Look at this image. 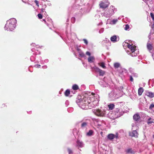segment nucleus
I'll use <instances>...</instances> for the list:
<instances>
[{"label": "nucleus", "instance_id": "obj_1", "mask_svg": "<svg viewBox=\"0 0 154 154\" xmlns=\"http://www.w3.org/2000/svg\"><path fill=\"white\" fill-rule=\"evenodd\" d=\"M99 99L98 94L91 93L89 95L85 94L81 96L80 99L76 100V103L83 109H91L98 105Z\"/></svg>", "mask_w": 154, "mask_h": 154}, {"label": "nucleus", "instance_id": "obj_2", "mask_svg": "<svg viewBox=\"0 0 154 154\" xmlns=\"http://www.w3.org/2000/svg\"><path fill=\"white\" fill-rule=\"evenodd\" d=\"M17 20L14 18H12L8 20L4 27L5 30L13 31L14 30L17 26Z\"/></svg>", "mask_w": 154, "mask_h": 154}, {"label": "nucleus", "instance_id": "obj_3", "mask_svg": "<svg viewBox=\"0 0 154 154\" xmlns=\"http://www.w3.org/2000/svg\"><path fill=\"white\" fill-rule=\"evenodd\" d=\"M116 11V9L113 6H111L110 8L104 10V12L101 13V14L102 16L107 18L109 17L114 14L115 11Z\"/></svg>", "mask_w": 154, "mask_h": 154}, {"label": "nucleus", "instance_id": "obj_4", "mask_svg": "<svg viewBox=\"0 0 154 154\" xmlns=\"http://www.w3.org/2000/svg\"><path fill=\"white\" fill-rule=\"evenodd\" d=\"M121 96V94L117 93L115 91L113 90L109 93L108 97L109 99L111 101L115 100L116 99L118 98Z\"/></svg>", "mask_w": 154, "mask_h": 154}, {"label": "nucleus", "instance_id": "obj_5", "mask_svg": "<svg viewBox=\"0 0 154 154\" xmlns=\"http://www.w3.org/2000/svg\"><path fill=\"white\" fill-rule=\"evenodd\" d=\"M127 46L131 51V53L129 51H127V53L128 54L130 55L132 57L136 56L137 55V53L135 52V51H136L135 47H134V46H133L132 45L128 43H127Z\"/></svg>", "mask_w": 154, "mask_h": 154}, {"label": "nucleus", "instance_id": "obj_6", "mask_svg": "<svg viewBox=\"0 0 154 154\" xmlns=\"http://www.w3.org/2000/svg\"><path fill=\"white\" fill-rule=\"evenodd\" d=\"M93 113L97 116L100 117L104 116L106 115L105 111L99 109L92 110Z\"/></svg>", "mask_w": 154, "mask_h": 154}, {"label": "nucleus", "instance_id": "obj_7", "mask_svg": "<svg viewBox=\"0 0 154 154\" xmlns=\"http://www.w3.org/2000/svg\"><path fill=\"white\" fill-rule=\"evenodd\" d=\"M129 71L131 74V75H129L130 81L133 82L134 79L132 76L134 77L137 78L138 77V74L134 72V69L132 68H130L128 69Z\"/></svg>", "mask_w": 154, "mask_h": 154}, {"label": "nucleus", "instance_id": "obj_8", "mask_svg": "<svg viewBox=\"0 0 154 154\" xmlns=\"http://www.w3.org/2000/svg\"><path fill=\"white\" fill-rule=\"evenodd\" d=\"M109 4L107 0H103L100 4L99 5L100 8L104 9L105 8L108 7Z\"/></svg>", "mask_w": 154, "mask_h": 154}, {"label": "nucleus", "instance_id": "obj_9", "mask_svg": "<svg viewBox=\"0 0 154 154\" xmlns=\"http://www.w3.org/2000/svg\"><path fill=\"white\" fill-rule=\"evenodd\" d=\"M76 146L79 149V148H82L84 147L85 144L84 143L79 140L78 139L76 141Z\"/></svg>", "mask_w": 154, "mask_h": 154}, {"label": "nucleus", "instance_id": "obj_10", "mask_svg": "<svg viewBox=\"0 0 154 154\" xmlns=\"http://www.w3.org/2000/svg\"><path fill=\"white\" fill-rule=\"evenodd\" d=\"M95 71L99 73V75L100 76H103L105 72L100 69L99 68L95 67L94 68Z\"/></svg>", "mask_w": 154, "mask_h": 154}, {"label": "nucleus", "instance_id": "obj_11", "mask_svg": "<svg viewBox=\"0 0 154 154\" xmlns=\"http://www.w3.org/2000/svg\"><path fill=\"white\" fill-rule=\"evenodd\" d=\"M110 40L112 42L115 43L119 41V36L114 35L111 37Z\"/></svg>", "mask_w": 154, "mask_h": 154}, {"label": "nucleus", "instance_id": "obj_12", "mask_svg": "<svg viewBox=\"0 0 154 154\" xmlns=\"http://www.w3.org/2000/svg\"><path fill=\"white\" fill-rule=\"evenodd\" d=\"M133 118L134 120L137 122L139 121L140 119V116L138 114H134L133 116Z\"/></svg>", "mask_w": 154, "mask_h": 154}, {"label": "nucleus", "instance_id": "obj_13", "mask_svg": "<svg viewBox=\"0 0 154 154\" xmlns=\"http://www.w3.org/2000/svg\"><path fill=\"white\" fill-rule=\"evenodd\" d=\"M146 95L150 98H152L154 97V93L151 92L147 91L146 92Z\"/></svg>", "mask_w": 154, "mask_h": 154}, {"label": "nucleus", "instance_id": "obj_14", "mask_svg": "<svg viewBox=\"0 0 154 154\" xmlns=\"http://www.w3.org/2000/svg\"><path fill=\"white\" fill-rule=\"evenodd\" d=\"M31 51L32 52H34L33 53V55H36L40 54V52L38 51V50H36L35 48H32L31 49Z\"/></svg>", "mask_w": 154, "mask_h": 154}, {"label": "nucleus", "instance_id": "obj_15", "mask_svg": "<svg viewBox=\"0 0 154 154\" xmlns=\"http://www.w3.org/2000/svg\"><path fill=\"white\" fill-rule=\"evenodd\" d=\"M94 122L95 124L98 126H101L102 125V122L98 119H95Z\"/></svg>", "mask_w": 154, "mask_h": 154}, {"label": "nucleus", "instance_id": "obj_16", "mask_svg": "<svg viewBox=\"0 0 154 154\" xmlns=\"http://www.w3.org/2000/svg\"><path fill=\"white\" fill-rule=\"evenodd\" d=\"M88 61L90 63H93L94 62L95 59L94 56H90L88 58Z\"/></svg>", "mask_w": 154, "mask_h": 154}, {"label": "nucleus", "instance_id": "obj_17", "mask_svg": "<svg viewBox=\"0 0 154 154\" xmlns=\"http://www.w3.org/2000/svg\"><path fill=\"white\" fill-rule=\"evenodd\" d=\"M138 133L136 130H133L132 133L130 134V135L132 137H137Z\"/></svg>", "mask_w": 154, "mask_h": 154}, {"label": "nucleus", "instance_id": "obj_18", "mask_svg": "<svg viewBox=\"0 0 154 154\" xmlns=\"http://www.w3.org/2000/svg\"><path fill=\"white\" fill-rule=\"evenodd\" d=\"M119 72L121 74H123V73H126L128 72V70L125 68L121 69L119 71Z\"/></svg>", "mask_w": 154, "mask_h": 154}, {"label": "nucleus", "instance_id": "obj_19", "mask_svg": "<svg viewBox=\"0 0 154 154\" xmlns=\"http://www.w3.org/2000/svg\"><path fill=\"white\" fill-rule=\"evenodd\" d=\"M99 84L103 87H106L107 85V84L104 81L102 80L99 82Z\"/></svg>", "mask_w": 154, "mask_h": 154}, {"label": "nucleus", "instance_id": "obj_20", "mask_svg": "<svg viewBox=\"0 0 154 154\" xmlns=\"http://www.w3.org/2000/svg\"><path fill=\"white\" fill-rule=\"evenodd\" d=\"M88 124L87 122H83L81 125V127L82 128L85 129L86 128Z\"/></svg>", "mask_w": 154, "mask_h": 154}, {"label": "nucleus", "instance_id": "obj_21", "mask_svg": "<svg viewBox=\"0 0 154 154\" xmlns=\"http://www.w3.org/2000/svg\"><path fill=\"white\" fill-rule=\"evenodd\" d=\"M108 139L112 140L114 138V134H109L107 136Z\"/></svg>", "mask_w": 154, "mask_h": 154}, {"label": "nucleus", "instance_id": "obj_22", "mask_svg": "<svg viewBox=\"0 0 154 154\" xmlns=\"http://www.w3.org/2000/svg\"><path fill=\"white\" fill-rule=\"evenodd\" d=\"M121 66L120 63L118 62L115 63H114V67L115 69L120 67Z\"/></svg>", "mask_w": 154, "mask_h": 154}, {"label": "nucleus", "instance_id": "obj_23", "mask_svg": "<svg viewBox=\"0 0 154 154\" xmlns=\"http://www.w3.org/2000/svg\"><path fill=\"white\" fill-rule=\"evenodd\" d=\"M125 152L127 153L134 154V152L131 149H128L125 150Z\"/></svg>", "mask_w": 154, "mask_h": 154}, {"label": "nucleus", "instance_id": "obj_24", "mask_svg": "<svg viewBox=\"0 0 154 154\" xmlns=\"http://www.w3.org/2000/svg\"><path fill=\"white\" fill-rule=\"evenodd\" d=\"M143 91V90L142 88L141 87L139 88L138 90V94L140 96L141 95Z\"/></svg>", "mask_w": 154, "mask_h": 154}, {"label": "nucleus", "instance_id": "obj_25", "mask_svg": "<svg viewBox=\"0 0 154 154\" xmlns=\"http://www.w3.org/2000/svg\"><path fill=\"white\" fill-rule=\"evenodd\" d=\"M147 47L149 51L152 50V46L151 44L148 43L147 45Z\"/></svg>", "mask_w": 154, "mask_h": 154}, {"label": "nucleus", "instance_id": "obj_26", "mask_svg": "<svg viewBox=\"0 0 154 154\" xmlns=\"http://www.w3.org/2000/svg\"><path fill=\"white\" fill-rule=\"evenodd\" d=\"M79 88V86L76 84H74L72 86V89L73 91L77 90Z\"/></svg>", "mask_w": 154, "mask_h": 154}, {"label": "nucleus", "instance_id": "obj_27", "mask_svg": "<svg viewBox=\"0 0 154 154\" xmlns=\"http://www.w3.org/2000/svg\"><path fill=\"white\" fill-rule=\"evenodd\" d=\"M70 93V91L69 89H67L64 93L65 95L67 97L69 96V95Z\"/></svg>", "mask_w": 154, "mask_h": 154}, {"label": "nucleus", "instance_id": "obj_28", "mask_svg": "<svg viewBox=\"0 0 154 154\" xmlns=\"http://www.w3.org/2000/svg\"><path fill=\"white\" fill-rule=\"evenodd\" d=\"M115 105L113 104H110L108 105L109 109L110 110H112L114 108Z\"/></svg>", "mask_w": 154, "mask_h": 154}, {"label": "nucleus", "instance_id": "obj_29", "mask_svg": "<svg viewBox=\"0 0 154 154\" xmlns=\"http://www.w3.org/2000/svg\"><path fill=\"white\" fill-rule=\"evenodd\" d=\"M93 131L92 130H90L87 133V135L88 136H91L92 135Z\"/></svg>", "mask_w": 154, "mask_h": 154}, {"label": "nucleus", "instance_id": "obj_30", "mask_svg": "<svg viewBox=\"0 0 154 154\" xmlns=\"http://www.w3.org/2000/svg\"><path fill=\"white\" fill-rule=\"evenodd\" d=\"M152 118L151 117L147 119V123L148 125L151 124L152 123H153L154 122L153 121H150L151 120Z\"/></svg>", "mask_w": 154, "mask_h": 154}, {"label": "nucleus", "instance_id": "obj_31", "mask_svg": "<svg viewBox=\"0 0 154 154\" xmlns=\"http://www.w3.org/2000/svg\"><path fill=\"white\" fill-rule=\"evenodd\" d=\"M118 21V20L117 19H113L110 22V24H116V23H117V22Z\"/></svg>", "mask_w": 154, "mask_h": 154}, {"label": "nucleus", "instance_id": "obj_32", "mask_svg": "<svg viewBox=\"0 0 154 154\" xmlns=\"http://www.w3.org/2000/svg\"><path fill=\"white\" fill-rule=\"evenodd\" d=\"M30 60L32 62L34 61L35 60V56L33 55L30 57Z\"/></svg>", "mask_w": 154, "mask_h": 154}, {"label": "nucleus", "instance_id": "obj_33", "mask_svg": "<svg viewBox=\"0 0 154 154\" xmlns=\"http://www.w3.org/2000/svg\"><path fill=\"white\" fill-rule=\"evenodd\" d=\"M79 56L81 57H84L85 56V54L82 52V51L79 53Z\"/></svg>", "mask_w": 154, "mask_h": 154}, {"label": "nucleus", "instance_id": "obj_34", "mask_svg": "<svg viewBox=\"0 0 154 154\" xmlns=\"http://www.w3.org/2000/svg\"><path fill=\"white\" fill-rule=\"evenodd\" d=\"M105 41H106V42L108 44V45H111V43L110 41L107 38H105Z\"/></svg>", "mask_w": 154, "mask_h": 154}, {"label": "nucleus", "instance_id": "obj_35", "mask_svg": "<svg viewBox=\"0 0 154 154\" xmlns=\"http://www.w3.org/2000/svg\"><path fill=\"white\" fill-rule=\"evenodd\" d=\"M67 151L69 154H72L73 153V151L70 148H67Z\"/></svg>", "mask_w": 154, "mask_h": 154}, {"label": "nucleus", "instance_id": "obj_36", "mask_svg": "<svg viewBox=\"0 0 154 154\" xmlns=\"http://www.w3.org/2000/svg\"><path fill=\"white\" fill-rule=\"evenodd\" d=\"M130 27L129 25L128 24H126L125 25V27H124V29L126 30H128L129 29Z\"/></svg>", "mask_w": 154, "mask_h": 154}, {"label": "nucleus", "instance_id": "obj_37", "mask_svg": "<svg viewBox=\"0 0 154 154\" xmlns=\"http://www.w3.org/2000/svg\"><path fill=\"white\" fill-rule=\"evenodd\" d=\"M31 45L33 46L34 47H36V48H38L40 46H39L38 45H36L35 43H32L31 44Z\"/></svg>", "mask_w": 154, "mask_h": 154}, {"label": "nucleus", "instance_id": "obj_38", "mask_svg": "<svg viewBox=\"0 0 154 154\" xmlns=\"http://www.w3.org/2000/svg\"><path fill=\"white\" fill-rule=\"evenodd\" d=\"M81 6L78 5V6H74L73 7V8L75 9H78L80 8Z\"/></svg>", "mask_w": 154, "mask_h": 154}, {"label": "nucleus", "instance_id": "obj_39", "mask_svg": "<svg viewBox=\"0 0 154 154\" xmlns=\"http://www.w3.org/2000/svg\"><path fill=\"white\" fill-rule=\"evenodd\" d=\"M71 21L72 23H74L75 21V17H72L71 18Z\"/></svg>", "mask_w": 154, "mask_h": 154}, {"label": "nucleus", "instance_id": "obj_40", "mask_svg": "<svg viewBox=\"0 0 154 154\" xmlns=\"http://www.w3.org/2000/svg\"><path fill=\"white\" fill-rule=\"evenodd\" d=\"M100 66H101L103 68H106V67L105 66V63H104L103 62H102L101 63Z\"/></svg>", "mask_w": 154, "mask_h": 154}, {"label": "nucleus", "instance_id": "obj_41", "mask_svg": "<svg viewBox=\"0 0 154 154\" xmlns=\"http://www.w3.org/2000/svg\"><path fill=\"white\" fill-rule=\"evenodd\" d=\"M82 40L84 41V43L86 45L88 44V42L87 40L85 38L83 39Z\"/></svg>", "mask_w": 154, "mask_h": 154}, {"label": "nucleus", "instance_id": "obj_42", "mask_svg": "<svg viewBox=\"0 0 154 154\" xmlns=\"http://www.w3.org/2000/svg\"><path fill=\"white\" fill-rule=\"evenodd\" d=\"M38 18L39 19H41L42 18V14H38Z\"/></svg>", "mask_w": 154, "mask_h": 154}, {"label": "nucleus", "instance_id": "obj_43", "mask_svg": "<svg viewBox=\"0 0 154 154\" xmlns=\"http://www.w3.org/2000/svg\"><path fill=\"white\" fill-rule=\"evenodd\" d=\"M34 2L36 4V5L38 7H39V2L38 1H37V0H35V1H34Z\"/></svg>", "mask_w": 154, "mask_h": 154}, {"label": "nucleus", "instance_id": "obj_44", "mask_svg": "<svg viewBox=\"0 0 154 154\" xmlns=\"http://www.w3.org/2000/svg\"><path fill=\"white\" fill-rule=\"evenodd\" d=\"M104 31V29L103 28H101L99 31V33H101L103 32Z\"/></svg>", "mask_w": 154, "mask_h": 154}, {"label": "nucleus", "instance_id": "obj_45", "mask_svg": "<svg viewBox=\"0 0 154 154\" xmlns=\"http://www.w3.org/2000/svg\"><path fill=\"white\" fill-rule=\"evenodd\" d=\"M114 138L118 139L119 138L118 134V133H116V134H114Z\"/></svg>", "mask_w": 154, "mask_h": 154}, {"label": "nucleus", "instance_id": "obj_46", "mask_svg": "<svg viewBox=\"0 0 154 154\" xmlns=\"http://www.w3.org/2000/svg\"><path fill=\"white\" fill-rule=\"evenodd\" d=\"M153 107H154V104H151L150 105L149 108L150 109H152Z\"/></svg>", "mask_w": 154, "mask_h": 154}, {"label": "nucleus", "instance_id": "obj_47", "mask_svg": "<svg viewBox=\"0 0 154 154\" xmlns=\"http://www.w3.org/2000/svg\"><path fill=\"white\" fill-rule=\"evenodd\" d=\"M76 49L77 51L78 52V53L82 51L80 49H79L78 47H76Z\"/></svg>", "mask_w": 154, "mask_h": 154}, {"label": "nucleus", "instance_id": "obj_48", "mask_svg": "<svg viewBox=\"0 0 154 154\" xmlns=\"http://www.w3.org/2000/svg\"><path fill=\"white\" fill-rule=\"evenodd\" d=\"M69 104V101L68 100H66L65 103V105L66 106H67Z\"/></svg>", "mask_w": 154, "mask_h": 154}, {"label": "nucleus", "instance_id": "obj_49", "mask_svg": "<svg viewBox=\"0 0 154 154\" xmlns=\"http://www.w3.org/2000/svg\"><path fill=\"white\" fill-rule=\"evenodd\" d=\"M34 66L35 67H36L38 68H39L41 67V65L39 64L35 65Z\"/></svg>", "mask_w": 154, "mask_h": 154}, {"label": "nucleus", "instance_id": "obj_50", "mask_svg": "<svg viewBox=\"0 0 154 154\" xmlns=\"http://www.w3.org/2000/svg\"><path fill=\"white\" fill-rule=\"evenodd\" d=\"M86 54L87 55H88L89 56H90L91 53L87 51V52H86Z\"/></svg>", "mask_w": 154, "mask_h": 154}, {"label": "nucleus", "instance_id": "obj_51", "mask_svg": "<svg viewBox=\"0 0 154 154\" xmlns=\"http://www.w3.org/2000/svg\"><path fill=\"white\" fill-rule=\"evenodd\" d=\"M42 68L43 69H46L47 68V66L46 65H45V66H42Z\"/></svg>", "mask_w": 154, "mask_h": 154}, {"label": "nucleus", "instance_id": "obj_52", "mask_svg": "<svg viewBox=\"0 0 154 154\" xmlns=\"http://www.w3.org/2000/svg\"><path fill=\"white\" fill-rule=\"evenodd\" d=\"M45 9L44 8H42L41 9V12H44V11H45Z\"/></svg>", "mask_w": 154, "mask_h": 154}, {"label": "nucleus", "instance_id": "obj_53", "mask_svg": "<svg viewBox=\"0 0 154 154\" xmlns=\"http://www.w3.org/2000/svg\"><path fill=\"white\" fill-rule=\"evenodd\" d=\"M70 109H71V111H72V110H73L72 109V108H69L68 109H67L68 111L69 112H70L69 111V110Z\"/></svg>", "mask_w": 154, "mask_h": 154}, {"label": "nucleus", "instance_id": "obj_54", "mask_svg": "<svg viewBox=\"0 0 154 154\" xmlns=\"http://www.w3.org/2000/svg\"><path fill=\"white\" fill-rule=\"evenodd\" d=\"M47 7V6L46 5H43L42 6V8H44L45 9V8Z\"/></svg>", "mask_w": 154, "mask_h": 154}, {"label": "nucleus", "instance_id": "obj_55", "mask_svg": "<svg viewBox=\"0 0 154 154\" xmlns=\"http://www.w3.org/2000/svg\"><path fill=\"white\" fill-rule=\"evenodd\" d=\"M44 62L46 63H47L48 62V59H45V60Z\"/></svg>", "mask_w": 154, "mask_h": 154}, {"label": "nucleus", "instance_id": "obj_56", "mask_svg": "<svg viewBox=\"0 0 154 154\" xmlns=\"http://www.w3.org/2000/svg\"><path fill=\"white\" fill-rule=\"evenodd\" d=\"M152 29L154 31V24H152Z\"/></svg>", "mask_w": 154, "mask_h": 154}, {"label": "nucleus", "instance_id": "obj_57", "mask_svg": "<svg viewBox=\"0 0 154 154\" xmlns=\"http://www.w3.org/2000/svg\"><path fill=\"white\" fill-rule=\"evenodd\" d=\"M73 49V48H72V52H73L74 55L75 56L76 55H75V53L74 52V51Z\"/></svg>", "mask_w": 154, "mask_h": 154}, {"label": "nucleus", "instance_id": "obj_58", "mask_svg": "<svg viewBox=\"0 0 154 154\" xmlns=\"http://www.w3.org/2000/svg\"><path fill=\"white\" fill-rule=\"evenodd\" d=\"M80 11L81 12H82V8H81V9H80Z\"/></svg>", "mask_w": 154, "mask_h": 154}, {"label": "nucleus", "instance_id": "obj_59", "mask_svg": "<svg viewBox=\"0 0 154 154\" xmlns=\"http://www.w3.org/2000/svg\"><path fill=\"white\" fill-rule=\"evenodd\" d=\"M72 93H73V94H75V91H72Z\"/></svg>", "mask_w": 154, "mask_h": 154}, {"label": "nucleus", "instance_id": "obj_60", "mask_svg": "<svg viewBox=\"0 0 154 154\" xmlns=\"http://www.w3.org/2000/svg\"><path fill=\"white\" fill-rule=\"evenodd\" d=\"M97 17H99L100 16H99L98 15H96V16H95V17H97Z\"/></svg>", "mask_w": 154, "mask_h": 154}, {"label": "nucleus", "instance_id": "obj_61", "mask_svg": "<svg viewBox=\"0 0 154 154\" xmlns=\"http://www.w3.org/2000/svg\"><path fill=\"white\" fill-rule=\"evenodd\" d=\"M152 57L153 58V60L154 61V57H153V54H152Z\"/></svg>", "mask_w": 154, "mask_h": 154}, {"label": "nucleus", "instance_id": "obj_62", "mask_svg": "<svg viewBox=\"0 0 154 154\" xmlns=\"http://www.w3.org/2000/svg\"><path fill=\"white\" fill-rule=\"evenodd\" d=\"M43 20L45 21V22H46V20L45 19Z\"/></svg>", "mask_w": 154, "mask_h": 154}, {"label": "nucleus", "instance_id": "obj_63", "mask_svg": "<svg viewBox=\"0 0 154 154\" xmlns=\"http://www.w3.org/2000/svg\"><path fill=\"white\" fill-rule=\"evenodd\" d=\"M51 4H49V6H51Z\"/></svg>", "mask_w": 154, "mask_h": 154}, {"label": "nucleus", "instance_id": "obj_64", "mask_svg": "<svg viewBox=\"0 0 154 154\" xmlns=\"http://www.w3.org/2000/svg\"><path fill=\"white\" fill-rule=\"evenodd\" d=\"M40 60H41V59H42V57H40Z\"/></svg>", "mask_w": 154, "mask_h": 154}]
</instances>
